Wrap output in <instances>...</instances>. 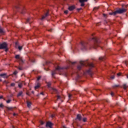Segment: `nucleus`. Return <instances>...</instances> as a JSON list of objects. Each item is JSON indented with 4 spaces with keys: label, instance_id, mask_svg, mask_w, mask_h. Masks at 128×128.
Listing matches in <instances>:
<instances>
[{
    "label": "nucleus",
    "instance_id": "f257e3e1",
    "mask_svg": "<svg viewBox=\"0 0 128 128\" xmlns=\"http://www.w3.org/2000/svg\"><path fill=\"white\" fill-rule=\"evenodd\" d=\"M88 66L89 67V70H87L86 72L90 76H92L93 72L92 71V68L94 67L92 63H88L86 61H80V65H78L77 67L78 70H82V66Z\"/></svg>",
    "mask_w": 128,
    "mask_h": 128
},
{
    "label": "nucleus",
    "instance_id": "f03ea898",
    "mask_svg": "<svg viewBox=\"0 0 128 128\" xmlns=\"http://www.w3.org/2000/svg\"><path fill=\"white\" fill-rule=\"evenodd\" d=\"M122 8H119L117 10H116L114 12H110L109 13V14L110 16H116V14H124V12H126L128 11V4L125 5V4H122Z\"/></svg>",
    "mask_w": 128,
    "mask_h": 128
},
{
    "label": "nucleus",
    "instance_id": "7ed1b4c3",
    "mask_svg": "<svg viewBox=\"0 0 128 128\" xmlns=\"http://www.w3.org/2000/svg\"><path fill=\"white\" fill-rule=\"evenodd\" d=\"M92 40L94 42L92 46V48H96L98 46H100V40H98V38L94 37L92 38Z\"/></svg>",
    "mask_w": 128,
    "mask_h": 128
},
{
    "label": "nucleus",
    "instance_id": "20e7f679",
    "mask_svg": "<svg viewBox=\"0 0 128 128\" xmlns=\"http://www.w3.org/2000/svg\"><path fill=\"white\" fill-rule=\"evenodd\" d=\"M0 50H5L6 52L8 50V44L6 42H4L2 44H0Z\"/></svg>",
    "mask_w": 128,
    "mask_h": 128
},
{
    "label": "nucleus",
    "instance_id": "39448f33",
    "mask_svg": "<svg viewBox=\"0 0 128 128\" xmlns=\"http://www.w3.org/2000/svg\"><path fill=\"white\" fill-rule=\"evenodd\" d=\"M62 68L60 67V66H58L57 68H56V70L52 71V78H55L54 77V74H56V72H62Z\"/></svg>",
    "mask_w": 128,
    "mask_h": 128
},
{
    "label": "nucleus",
    "instance_id": "423d86ee",
    "mask_svg": "<svg viewBox=\"0 0 128 128\" xmlns=\"http://www.w3.org/2000/svg\"><path fill=\"white\" fill-rule=\"evenodd\" d=\"M15 58H16V60H18V62H19L20 64H22L24 62V58H22V57L20 56L18 54L16 55Z\"/></svg>",
    "mask_w": 128,
    "mask_h": 128
},
{
    "label": "nucleus",
    "instance_id": "0eeeda50",
    "mask_svg": "<svg viewBox=\"0 0 128 128\" xmlns=\"http://www.w3.org/2000/svg\"><path fill=\"white\" fill-rule=\"evenodd\" d=\"M80 44H81V46H82L81 49L82 50H86V42H81Z\"/></svg>",
    "mask_w": 128,
    "mask_h": 128
},
{
    "label": "nucleus",
    "instance_id": "6e6552de",
    "mask_svg": "<svg viewBox=\"0 0 128 128\" xmlns=\"http://www.w3.org/2000/svg\"><path fill=\"white\" fill-rule=\"evenodd\" d=\"M52 123L50 122H47L46 124V128H52Z\"/></svg>",
    "mask_w": 128,
    "mask_h": 128
},
{
    "label": "nucleus",
    "instance_id": "1a4fd4ad",
    "mask_svg": "<svg viewBox=\"0 0 128 128\" xmlns=\"http://www.w3.org/2000/svg\"><path fill=\"white\" fill-rule=\"evenodd\" d=\"M80 0V2L81 4L80 6H84V3L85 2H88V0Z\"/></svg>",
    "mask_w": 128,
    "mask_h": 128
},
{
    "label": "nucleus",
    "instance_id": "9d476101",
    "mask_svg": "<svg viewBox=\"0 0 128 128\" xmlns=\"http://www.w3.org/2000/svg\"><path fill=\"white\" fill-rule=\"evenodd\" d=\"M0 76H2L3 78H8L6 73L0 74Z\"/></svg>",
    "mask_w": 128,
    "mask_h": 128
},
{
    "label": "nucleus",
    "instance_id": "9b49d317",
    "mask_svg": "<svg viewBox=\"0 0 128 128\" xmlns=\"http://www.w3.org/2000/svg\"><path fill=\"white\" fill-rule=\"evenodd\" d=\"M4 32H6V31L4 28L0 27V34H4Z\"/></svg>",
    "mask_w": 128,
    "mask_h": 128
},
{
    "label": "nucleus",
    "instance_id": "f8f14e48",
    "mask_svg": "<svg viewBox=\"0 0 128 128\" xmlns=\"http://www.w3.org/2000/svg\"><path fill=\"white\" fill-rule=\"evenodd\" d=\"M26 104H27V106L28 108H30L32 106V102L28 101V100H27L26 101Z\"/></svg>",
    "mask_w": 128,
    "mask_h": 128
},
{
    "label": "nucleus",
    "instance_id": "ddd939ff",
    "mask_svg": "<svg viewBox=\"0 0 128 128\" xmlns=\"http://www.w3.org/2000/svg\"><path fill=\"white\" fill-rule=\"evenodd\" d=\"M74 8H76V7H74V6H70L68 8L69 10H70V11L74 10Z\"/></svg>",
    "mask_w": 128,
    "mask_h": 128
},
{
    "label": "nucleus",
    "instance_id": "4468645a",
    "mask_svg": "<svg viewBox=\"0 0 128 128\" xmlns=\"http://www.w3.org/2000/svg\"><path fill=\"white\" fill-rule=\"evenodd\" d=\"M48 16V12H47L44 16H43L41 18L42 20H44L46 16Z\"/></svg>",
    "mask_w": 128,
    "mask_h": 128
},
{
    "label": "nucleus",
    "instance_id": "2eb2a0df",
    "mask_svg": "<svg viewBox=\"0 0 128 128\" xmlns=\"http://www.w3.org/2000/svg\"><path fill=\"white\" fill-rule=\"evenodd\" d=\"M77 120H78L80 121L82 120V115L78 114L76 116Z\"/></svg>",
    "mask_w": 128,
    "mask_h": 128
},
{
    "label": "nucleus",
    "instance_id": "dca6fc26",
    "mask_svg": "<svg viewBox=\"0 0 128 128\" xmlns=\"http://www.w3.org/2000/svg\"><path fill=\"white\" fill-rule=\"evenodd\" d=\"M62 100V96H60V95H58V96H57V100H56L55 102H56V101L57 100Z\"/></svg>",
    "mask_w": 128,
    "mask_h": 128
},
{
    "label": "nucleus",
    "instance_id": "f3484780",
    "mask_svg": "<svg viewBox=\"0 0 128 128\" xmlns=\"http://www.w3.org/2000/svg\"><path fill=\"white\" fill-rule=\"evenodd\" d=\"M20 96H22V92L20 91L18 92V94H17V98H20Z\"/></svg>",
    "mask_w": 128,
    "mask_h": 128
},
{
    "label": "nucleus",
    "instance_id": "a211bd4d",
    "mask_svg": "<svg viewBox=\"0 0 128 128\" xmlns=\"http://www.w3.org/2000/svg\"><path fill=\"white\" fill-rule=\"evenodd\" d=\"M68 64H76V62H72L70 60L67 62Z\"/></svg>",
    "mask_w": 128,
    "mask_h": 128
},
{
    "label": "nucleus",
    "instance_id": "6ab92c4d",
    "mask_svg": "<svg viewBox=\"0 0 128 128\" xmlns=\"http://www.w3.org/2000/svg\"><path fill=\"white\" fill-rule=\"evenodd\" d=\"M18 88H22V83L20 82L18 84Z\"/></svg>",
    "mask_w": 128,
    "mask_h": 128
},
{
    "label": "nucleus",
    "instance_id": "aec40b11",
    "mask_svg": "<svg viewBox=\"0 0 128 128\" xmlns=\"http://www.w3.org/2000/svg\"><path fill=\"white\" fill-rule=\"evenodd\" d=\"M100 60H106V57L104 56V57H100L99 58Z\"/></svg>",
    "mask_w": 128,
    "mask_h": 128
},
{
    "label": "nucleus",
    "instance_id": "412c9836",
    "mask_svg": "<svg viewBox=\"0 0 128 128\" xmlns=\"http://www.w3.org/2000/svg\"><path fill=\"white\" fill-rule=\"evenodd\" d=\"M7 108L8 110H14V108L12 107H8Z\"/></svg>",
    "mask_w": 128,
    "mask_h": 128
},
{
    "label": "nucleus",
    "instance_id": "4be33fe9",
    "mask_svg": "<svg viewBox=\"0 0 128 128\" xmlns=\"http://www.w3.org/2000/svg\"><path fill=\"white\" fill-rule=\"evenodd\" d=\"M51 84H52V83H50V82H47V86L48 88H50Z\"/></svg>",
    "mask_w": 128,
    "mask_h": 128
},
{
    "label": "nucleus",
    "instance_id": "5701e85b",
    "mask_svg": "<svg viewBox=\"0 0 128 128\" xmlns=\"http://www.w3.org/2000/svg\"><path fill=\"white\" fill-rule=\"evenodd\" d=\"M26 22H29V24H30V18H28L26 20Z\"/></svg>",
    "mask_w": 128,
    "mask_h": 128
},
{
    "label": "nucleus",
    "instance_id": "b1692460",
    "mask_svg": "<svg viewBox=\"0 0 128 128\" xmlns=\"http://www.w3.org/2000/svg\"><path fill=\"white\" fill-rule=\"evenodd\" d=\"M15 8H20V4H17L16 5V6H15Z\"/></svg>",
    "mask_w": 128,
    "mask_h": 128
},
{
    "label": "nucleus",
    "instance_id": "393cba45",
    "mask_svg": "<svg viewBox=\"0 0 128 128\" xmlns=\"http://www.w3.org/2000/svg\"><path fill=\"white\" fill-rule=\"evenodd\" d=\"M40 88V84H38L36 86H35L34 88L35 90H36V88Z\"/></svg>",
    "mask_w": 128,
    "mask_h": 128
},
{
    "label": "nucleus",
    "instance_id": "a878e982",
    "mask_svg": "<svg viewBox=\"0 0 128 128\" xmlns=\"http://www.w3.org/2000/svg\"><path fill=\"white\" fill-rule=\"evenodd\" d=\"M123 88H124V90H126V88H128V86H126V84H124L123 85Z\"/></svg>",
    "mask_w": 128,
    "mask_h": 128
},
{
    "label": "nucleus",
    "instance_id": "bb28decb",
    "mask_svg": "<svg viewBox=\"0 0 128 128\" xmlns=\"http://www.w3.org/2000/svg\"><path fill=\"white\" fill-rule=\"evenodd\" d=\"M18 48L19 50H22V46H18Z\"/></svg>",
    "mask_w": 128,
    "mask_h": 128
},
{
    "label": "nucleus",
    "instance_id": "cd10ccee",
    "mask_svg": "<svg viewBox=\"0 0 128 128\" xmlns=\"http://www.w3.org/2000/svg\"><path fill=\"white\" fill-rule=\"evenodd\" d=\"M120 86V85L115 84L113 86V88H118Z\"/></svg>",
    "mask_w": 128,
    "mask_h": 128
},
{
    "label": "nucleus",
    "instance_id": "c85d7f7f",
    "mask_svg": "<svg viewBox=\"0 0 128 128\" xmlns=\"http://www.w3.org/2000/svg\"><path fill=\"white\" fill-rule=\"evenodd\" d=\"M12 102V100H8L7 101H6V103L7 104H10V102Z\"/></svg>",
    "mask_w": 128,
    "mask_h": 128
},
{
    "label": "nucleus",
    "instance_id": "c756f323",
    "mask_svg": "<svg viewBox=\"0 0 128 128\" xmlns=\"http://www.w3.org/2000/svg\"><path fill=\"white\" fill-rule=\"evenodd\" d=\"M64 14H68V10H66L64 12Z\"/></svg>",
    "mask_w": 128,
    "mask_h": 128
},
{
    "label": "nucleus",
    "instance_id": "7c9ffc66",
    "mask_svg": "<svg viewBox=\"0 0 128 128\" xmlns=\"http://www.w3.org/2000/svg\"><path fill=\"white\" fill-rule=\"evenodd\" d=\"M26 12V10L24 9L22 10V14H24Z\"/></svg>",
    "mask_w": 128,
    "mask_h": 128
},
{
    "label": "nucleus",
    "instance_id": "2f4dec72",
    "mask_svg": "<svg viewBox=\"0 0 128 128\" xmlns=\"http://www.w3.org/2000/svg\"><path fill=\"white\" fill-rule=\"evenodd\" d=\"M4 104H2V103H1L0 104V108H4Z\"/></svg>",
    "mask_w": 128,
    "mask_h": 128
},
{
    "label": "nucleus",
    "instance_id": "473e14b6",
    "mask_svg": "<svg viewBox=\"0 0 128 128\" xmlns=\"http://www.w3.org/2000/svg\"><path fill=\"white\" fill-rule=\"evenodd\" d=\"M18 74V72L17 71H14L13 73V74L16 76V74Z\"/></svg>",
    "mask_w": 128,
    "mask_h": 128
},
{
    "label": "nucleus",
    "instance_id": "72a5a7b5",
    "mask_svg": "<svg viewBox=\"0 0 128 128\" xmlns=\"http://www.w3.org/2000/svg\"><path fill=\"white\" fill-rule=\"evenodd\" d=\"M68 98H69L70 100L72 98V94H68Z\"/></svg>",
    "mask_w": 128,
    "mask_h": 128
},
{
    "label": "nucleus",
    "instance_id": "f704fd0d",
    "mask_svg": "<svg viewBox=\"0 0 128 128\" xmlns=\"http://www.w3.org/2000/svg\"><path fill=\"white\" fill-rule=\"evenodd\" d=\"M18 69L19 70H22V67H18Z\"/></svg>",
    "mask_w": 128,
    "mask_h": 128
},
{
    "label": "nucleus",
    "instance_id": "c9c22d12",
    "mask_svg": "<svg viewBox=\"0 0 128 128\" xmlns=\"http://www.w3.org/2000/svg\"><path fill=\"white\" fill-rule=\"evenodd\" d=\"M41 76H38V78H37V80H40V78H41Z\"/></svg>",
    "mask_w": 128,
    "mask_h": 128
},
{
    "label": "nucleus",
    "instance_id": "e433bc0d",
    "mask_svg": "<svg viewBox=\"0 0 128 128\" xmlns=\"http://www.w3.org/2000/svg\"><path fill=\"white\" fill-rule=\"evenodd\" d=\"M30 60L32 62H34V60L30 59Z\"/></svg>",
    "mask_w": 128,
    "mask_h": 128
},
{
    "label": "nucleus",
    "instance_id": "4c0bfd02",
    "mask_svg": "<svg viewBox=\"0 0 128 128\" xmlns=\"http://www.w3.org/2000/svg\"><path fill=\"white\" fill-rule=\"evenodd\" d=\"M15 85H16V84L14 83H12L10 84L11 86H14Z\"/></svg>",
    "mask_w": 128,
    "mask_h": 128
},
{
    "label": "nucleus",
    "instance_id": "58836bf2",
    "mask_svg": "<svg viewBox=\"0 0 128 128\" xmlns=\"http://www.w3.org/2000/svg\"><path fill=\"white\" fill-rule=\"evenodd\" d=\"M83 122H86V118H83Z\"/></svg>",
    "mask_w": 128,
    "mask_h": 128
},
{
    "label": "nucleus",
    "instance_id": "ea45409f",
    "mask_svg": "<svg viewBox=\"0 0 128 128\" xmlns=\"http://www.w3.org/2000/svg\"><path fill=\"white\" fill-rule=\"evenodd\" d=\"M118 120H119V122H121V120H122V118L119 117V118H118Z\"/></svg>",
    "mask_w": 128,
    "mask_h": 128
},
{
    "label": "nucleus",
    "instance_id": "a19ab883",
    "mask_svg": "<svg viewBox=\"0 0 128 128\" xmlns=\"http://www.w3.org/2000/svg\"><path fill=\"white\" fill-rule=\"evenodd\" d=\"M55 116H56L55 114H52V115H51V116H52V118H54Z\"/></svg>",
    "mask_w": 128,
    "mask_h": 128
},
{
    "label": "nucleus",
    "instance_id": "79ce46f5",
    "mask_svg": "<svg viewBox=\"0 0 128 128\" xmlns=\"http://www.w3.org/2000/svg\"><path fill=\"white\" fill-rule=\"evenodd\" d=\"M4 98V96H0V100Z\"/></svg>",
    "mask_w": 128,
    "mask_h": 128
},
{
    "label": "nucleus",
    "instance_id": "37998d69",
    "mask_svg": "<svg viewBox=\"0 0 128 128\" xmlns=\"http://www.w3.org/2000/svg\"><path fill=\"white\" fill-rule=\"evenodd\" d=\"M111 78L112 80H114V76H112Z\"/></svg>",
    "mask_w": 128,
    "mask_h": 128
},
{
    "label": "nucleus",
    "instance_id": "c03bdc74",
    "mask_svg": "<svg viewBox=\"0 0 128 128\" xmlns=\"http://www.w3.org/2000/svg\"><path fill=\"white\" fill-rule=\"evenodd\" d=\"M111 96H114V92H111Z\"/></svg>",
    "mask_w": 128,
    "mask_h": 128
},
{
    "label": "nucleus",
    "instance_id": "a18cd8bd",
    "mask_svg": "<svg viewBox=\"0 0 128 128\" xmlns=\"http://www.w3.org/2000/svg\"><path fill=\"white\" fill-rule=\"evenodd\" d=\"M50 62H46V64H48Z\"/></svg>",
    "mask_w": 128,
    "mask_h": 128
},
{
    "label": "nucleus",
    "instance_id": "49530a36",
    "mask_svg": "<svg viewBox=\"0 0 128 128\" xmlns=\"http://www.w3.org/2000/svg\"><path fill=\"white\" fill-rule=\"evenodd\" d=\"M40 124H44V122H42V121H40Z\"/></svg>",
    "mask_w": 128,
    "mask_h": 128
},
{
    "label": "nucleus",
    "instance_id": "de8ad7c7",
    "mask_svg": "<svg viewBox=\"0 0 128 128\" xmlns=\"http://www.w3.org/2000/svg\"><path fill=\"white\" fill-rule=\"evenodd\" d=\"M100 22L96 24V26H100Z\"/></svg>",
    "mask_w": 128,
    "mask_h": 128
},
{
    "label": "nucleus",
    "instance_id": "09e8293b",
    "mask_svg": "<svg viewBox=\"0 0 128 128\" xmlns=\"http://www.w3.org/2000/svg\"><path fill=\"white\" fill-rule=\"evenodd\" d=\"M126 108H124V110L122 111V112H126Z\"/></svg>",
    "mask_w": 128,
    "mask_h": 128
},
{
    "label": "nucleus",
    "instance_id": "8fccbe9b",
    "mask_svg": "<svg viewBox=\"0 0 128 128\" xmlns=\"http://www.w3.org/2000/svg\"><path fill=\"white\" fill-rule=\"evenodd\" d=\"M40 94H42V96H44V92H41L40 93Z\"/></svg>",
    "mask_w": 128,
    "mask_h": 128
},
{
    "label": "nucleus",
    "instance_id": "3c124183",
    "mask_svg": "<svg viewBox=\"0 0 128 128\" xmlns=\"http://www.w3.org/2000/svg\"><path fill=\"white\" fill-rule=\"evenodd\" d=\"M44 70H46V71L48 70V68H47L46 69V68H44Z\"/></svg>",
    "mask_w": 128,
    "mask_h": 128
},
{
    "label": "nucleus",
    "instance_id": "603ef678",
    "mask_svg": "<svg viewBox=\"0 0 128 128\" xmlns=\"http://www.w3.org/2000/svg\"><path fill=\"white\" fill-rule=\"evenodd\" d=\"M103 16H104L105 18L106 16V14H104Z\"/></svg>",
    "mask_w": 128,
    "mask_h": 128
},
{
    "label": "nucleus",
    "instance_id": "864d4df0",
    "mask_svg": "<svg viewBox=\"0 0 128 128\" xmlns=\"http://www.w3.org/2000/svg\"><path fill=\"white\" fill-rule=\"evenodd\" d=\"M48 32H52V29H50V30H48Z\"/></svg>",
    "mask_w": 128,
    "mask_h": 128
},
{
    "label": "nucleus",
    "instance_id": "5fc2aeb1",
    "mask_svg": "<svg viewBox=\"0 0 128 128\" xmlns=\"http://www.w3.org/2000/svg\"><path fill=\"white\" fill-rule=\"evenodd\" d=\"M98 10V8H94V10Z\"/></svg>",
    "mask_w": 128,
    "mask_h": 128
},
{
    "label": "nucleus",
    "instance_id": "6e6d98bb",
    "mask_svg": "<svg viewBox=\"0 0 128 128\" xmlns=\"http://www.w3.org/2000/svg\"><path fill=\"white\" fill-rule=\"evenodd\" d=\"M13 116H16V113H14V114H13Z\"/></svg>",
    "mask_w": 128,
    "mask_h": 128
},
{
    "label": "nucleus",
    "instance_id": "4d7b16f0",
    "mask_svg": "<svg viewBox=\"0 0 128 128\" xmlns=\"http://www.w3.org/2000/svg\"><path fill=\"white\" fill-rule=\"evenodd\" d=\"M80 10H82V8H78V10L80 11Z\"/></svg>",
    "mask_w": 128,
    "mask_h": 128
},
{
    "label": "nucleus",
    "instance_id": "13d9d810",
    "mask_svg": "<svg viewBox=\"0 0 128 128\" xmlns=\"http://www.w3.org/2000/svg\"><path fill=\"white\" fill-rule=\"evenodd\" d=\"M106 102H108V100H106Z\"/></svg>",
    "mask_w": 128,
    "mask_h": 128
},
{
    "label": "nucleus",
    "instance_id": "bf43d9fd",
    "mask_svg": "<svg viewBox=\"0 0 128 128\" xmlns=\"http://www.w3.org/2000/svg\"><path fill=\"white\" fill-rule=\"evenodd\" d=\"M118 76H120V74H118Z\"/></svg>",
    "mask_w": 128,
    "mask_h": 128
},
{
    "label": "nucleus",
    "instance_id": "052dcab7",
    "mask_svg": "<svg viewBox=\"0 0 128 128\" xmlns=\"http://www.w3.org/2000/svg\"><path fill=\"white\" fill-rule=\"evenodd\" d=\"M0 82H2V79H0Z\"/></svg>",
    "mask_w": 128,
    "mask_h": 128
},
{
    "label": "nucleus",
    "instance_id": "680f3d73",
    "mask_svg": "<svg viewBox=\"0 0 128 128\" xmlns=\"http://www.w3.org/2000/svg\"><path fill=\"white\" fill-rule=\"evenodd\" d=\"M125 64H126V66L128 65V64H126V62Z\"/></svg>",
    "mask_w": 128,
    "mask_h": 128
},
{
    "label": "nucleus",
    "instance_id": "e2e57ef3",
    "mask_svg": "<svg viewBox=\"0 0 128 128\" xmlns=\"http://www.w3.org/2000/svg\"><path fill=\"white\" fill-rule=\"evenodd\" d=\"M26 94H28V96H30V94H28L26 93Z\"/></svg>",
    "mask_w": 128,
    "mask_h": 128
},
{
    "label": "nucleus",
    "instance_id": "0e129e2a",
    "mask_svg": "<svg viewBox=\"0 0 128 128\" xmlns=\"http://www.w3.org/2000/svg\"><path fill=\"white\" fill-rule=\"evenodd\" d=\"M12 128H14V126H12Z\"/></svg>",
    "mask_w": 128,
    "mask_h": 128
},
{
    "label": "nucleus",
    "instance_id": "69168bd1",
    "mask_svg": "<svg viewBox=\"0 0 128 128\" xmlns=\"http://www.w3.org/2000/svg\"><path fill=\"white\" fill-rule=\"evenodd\" d=\"M55 90L56 92V90Z\"/></svg>",
    "mask_w": 128,
    "mask_h": 128
},
{
    "label": "nucleus",
    "instance_id": "338daca9",
    "mask_svg": "<svg viewBox=\"0 0 128 128\" xmlns=\"http://www.w3.org/2000/svg\"><path fill=\"white\" fill-rule=\"evenodd\" d=\"M32 92L34 94V92Z\"/></svg>",
    "mask_w": 128,
    "mask_h": 128
}]
</instances>
